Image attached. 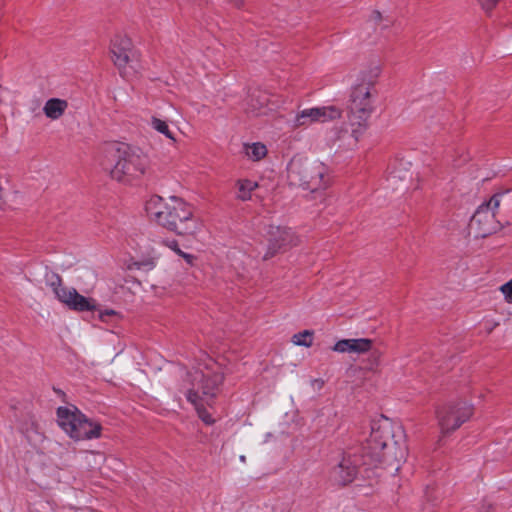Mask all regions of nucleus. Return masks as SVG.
<instances>
[{"label": "nucleus", "mask_w": 512, "mask_h": 512, "mask_svg": "<svg viewBox=\"0 0 512 512\" xmlns=\"http://www.w3.org/2000/svg\"><path fill=\"white\" fill-rule=\"evenodd\" d=\"M395 178H399L401 180H406L408 178V173L405 172L404 174H397L396 171H394L392 173V175L390 176V180L395 179Z\"/></svg>", "instance_id": "nucleus-30"}, {"label": "nucleus", "mask_w": 512, "mask_h": 512, "mask_svg": "<svg viewBox=\"0 0 512 512\" xmlns=\"http://www.w3.org/2000/svg\"><path fill=\"white\" fill-rule=\"evenodd\" d=\"M365 100L366 98H354L350 106L351 125L356 126L352 129L351 135H348V146L350 148L356 146L364 129L365 122L367 121L370 114V110L367 103H365Z\"/></svg>", "instance_id": "nucleus-12"}, {"label": "nucleus", "mask_w": 512, "mask_h": 512, "mask_svg": "<svg viewBox=\"0 0 512 512\" xmlns=\"http://www.w3.org/2000/svg\"><path fill=\"white\" fill-rule=\"evenodd\" d=\"M165 245L170 248L172 251H174L177 255L182 253V250L179 248L178 243L176 240H170L166 241Z\"/></svg>", "instance_id": "nucleus-26"}, {"label": "nucleus", "mask_w": 512, "mask_h": 512, "mask_svg": "<svg viewBox=\"0 0 512 512\" xmlns=\"http://www.w3.org/2000/svg\"><path fill=\"white\" fill-rule=\"evenodd\" d=\"M339 115V110L332 106L306 108L297 113L295 125L306 126L315 122H326L339 117Z\"/></svg>", "instance_id": "nucleus-14"}, {"label": "nucleus", "mask_w": 512, "mask_h": 512, "mask_svg": "<svg viewBox=\"0 0 512 512\" xmlns=\"http://www.w3.org/2000/svg\"><path fill=\"white\" fill-rule=\"evenodd\" d=\"M241 461H244L245 460V457L244 456H241L240 457Z\"/></svg>", "instance_id": "nucleus-34"}, {"label": "nucleus", "mask_w": 512, "mask_h": 512, "mask_svg": "<svg viewBox=\"0 0 512 512\" xmlns=\"http://www.w3.org/2000/svg\"><path fill=\"white\" fill-rule=\"evenodd\" d=\"M292 342L297 346L310 347L313 343V332L310 330H304L297 333L293 335Z\"/></svg>", "instance_id": "nucleus-20"}, {"label": "nucleus", "mask_w": 512, "mask_h": 512, "mask_svg": "<svg viewBox=\"0 0 512 512\" xmlns=\"http://www.w3.org/2000/svg\"><path fill=\"white\" fill-rule=\"evenodd\" d=\"M115 314L116 312L114 310L99 311V319L102 321H106L107 317L113 316Z\"/></svg>", "instance_id": "nucleus-28"}, {"label": "nucleus", "mask_w": 512, "mask_h": 512, "mask_svg": "<svg viewBox=\"0 0 512 512\" xmlns=\"http://www.w3.org/2000/svg\"><path fill=\"white\" fill-rule=\"evenodd\" d=\"M270 436V433H267L266 434V439L264 440L265 442L268 440V437Z\"/></svg>", "instance_id": "nucleus-32"}, {"label": "nucleus", "mask_w": 512, "mask_h": 512, "mask_svg": "<svg viewBox=\"0 0 512 512\" xmlns=\"http://www.w3.org/2000/svg\"><path fill=\"white\" fill-rule=\"evenodd\" d=\"M406 456L407 446L402 427L383 416L372 421L362 464L368 466L382 463L398 472Z\"/></svg>", "instance_id": "nucleus-1"}, {"label": "nucleus", "mask_w": 512, "mask_h": 512, "mask_svg": "<svg viewBox=\"0 0 512 512\" xmlns=\"http://www.w3.org/2000/svg\"><path fill=\"white\" fill-rule=\"evenodd\" d=\"M267 237L269 245L264 255L265 259L274 256L281 249L298 244L297 236L287 227L271 225L267 230Z\"/></svg>", "instance_id": "nucleus-11"}, {"label": "nucleus", "mask_w": 512, "mask_h": 512, "mask_svg": "<svg viewBox=\"0 0 512 512\" xmlns=\"http://www.w3.org/2000/svg\"><path fill=\"white\" fill-rule=\"evenodd\" d=\"M344 139H345V135L340 136V140H344Z\"/></svg>", "instance_id": "nucleus-33"}, {"label": "nucleus", "mask_w": 512, "mask_h": 512, "mask_svg": "<svg viewBox=\"0 0 512 512\" xmlns=\"http://www.w3.org/2000/svg\"><path fill=\"white\" fill-rule=\"evenodd\" d=\"M151 125L159 133L165 135L167 138H169L173 141L175 140L172 132L170 131V129L168 127V124L165 121L158 119L156 117H153L151 120Z\"/></svg>", "instance_id": "nucleus-21"}, {"label": "nucleus", "mask_w": 512, "mask_h": 512, "mask_svg": "<svg viewBox=\"0 0 512 512\" xmlns=\"http://www.w3.org/2000/svg\"><path fill=\"white\" fill-rule=\"evenodd\" d=\"M230 2L237 9H242L245 6V0H230Z\"/></svg>", "instance_id": "nucleus-29"}, {"label": "nucleus", "mask_w": 512, "mask_h": 512, "mask_svg": "<svg viewBox=\"0 0 512 512\" xmlns=\"http://www.w3.org/2000/svg\"><path fill=\"white\" fill-rule=\"evenodd\" d=\"M381 73L379 65L375 64L368 70L362 71L356 82L353 84L352 96H372L377 93L374 90V84Z\"/></svg>", "instance_id": "nucleus-15"}, {"label": "nucleus", "mask_w": 512, "mask_h": 512, "mask_svg": "<svg viewBox=\"0 0 512 512\" xmlns=\"http://www.w3.org/2000/svg\"><path fill=\"white\" fill-rule=\"evenodd\" d=\"M373 348V341L369 338H349L337 341L332 350L341 354L363 355Z\"/></svg>", "instance_id": "nucleus-16"}, {"label": "nucleus", "mask_w": 512, "mask_h": 512, "mask_svg": "<svg viewBox=\"0 0 512 512\" xmlns=\"http://www.w3.org/2000/svg\"><path fill=\"white\" fill-rule=\"evenodd\" d=\"M57 422L61 429L74 440L100 436V424L86 418L78 408L72 405L57 409Z\"/></svg>", "instance_id": "nucleus-4"}, {"label": "nucleus", "mask_w": 512, "mask_h": 512, "mask_svg": "<svg viewBox=\"0 0 512 512\" xmlns=\"http://www.w3.org/2000/svg\"><path fill=\"white\" fill-rule=\"evenodd\" d=\"M223 371L219 363L208 359L186 374L182 390L187 400L194 405L198 416L205 424H213V417L205 406H210L219 392Z\"/></svg>", "instance_id": "nucleus-2"}, {"label": "nucleus", "mask_w": 512, "mask_h": 512, "mask_svg": "<svg viewBox=\"0 0 512 512\" xmlns=\"http://www.w3.org/2000/svg\"><path fill=\"white\" fill-rule=\"evenodd\" d=\"M179 256L182 257L187 264L191 266L194 265V261L196 259L194 255L182 251V253H180Z\"/></svg>", "instance_id": "nucleus-27"}, {"label": "nucleus", "mask_w": 512, "mask_h": 512, "mask_svg": "<svg viewBox=\"0 0 512 512\" xmlns=\"http://www.w3.org/2000/svg\"><path fill=\"white\" fill-rule=\"evenodd\" d=\"M48 284L55 297L69 309L77 312L98 310V303L94 298L85 297L79 294L75 288L62 285L58 275L51 274L48 277Z\"/></svg>", "instance_id": "nucleus-8"}, {"label": "nucleus", "mask_w": 512, "mask_h": 512, "mask_svg": "<svg viewBox=\"0 0 512 512\" xmlns=\"http://www.w3.org/2000/svg\"><path fill=\"white\" fill-rule=\"evenodd\" d=\"M359 459L357 456H343L340 462L331 470L329 479L338 485H346L354 480L360 473L358 470Z\"/></svg>", "instance_id": "nucleus-13"}, {"label": "nucleus", "mask_w": 512, "mask_h": 512, "mask_svg": "<svg viewBox=\"0 0 512 512\" xmlns=\"http://www.w3.org/2000/svg\"><path fill=\"white\" fill-rule=\"evenodd\" d=\"M27 438L33 443H39L43 439V435L37 431H27Z\"/></svg>", "instance_id": "nucleus-25"}, {"label": "nucleus", "mask_w": 512, "mask_h": 512, "mask_svg": "<svg viewBox=\"0 0 512 512\" xmlns=\"http://www.w3.org/2000/svg\"><path fill=\"white\" fill-rule=\"evenodd\" d=\"M119 158L110 171L111 177L123 184H131L145 175L149 168L148 158L142 154L128 149L126 146H117Z\"/></svg>", "instance_id": "nucleus-5"}, {"label": "nucleus", "mask_w": 512, "mask_h": 512, "mask_svg": "<svg viewBox=\"0 0 512 512\" xmlns=\"http://www.w3.org/2000/svg\"><path fill=\"white\" fill-rule=\"evenodd\" d=\"M472 412V405L465 401L438 409L436 417L441 433L448 434L459 428L471 417Z\"/></svg>", "instance_id": "nucleus-10"}, {"label": "nucleus", "mask_w": 512, "mask_h": 512, "mask_svg": "<svg viewBox=\"0 0 512 512\" xmlns=\"http://www.w3.org/2000/svg\"><path fill=\"white\" fill-rule=\"evenodd\" d=\"M327 168L318 160L295 158L289 165V177L312 192L327 186Z\"/></svg>", "instance_id": "nucleus-6"}, {"label": "nucleus", "mask_w": 512, "mask_h": 512, "mask_svg": "<svg viewBox=\"0 0 512 512\" xmlns=\"http://www.w3.org/2000/svg\"><path fill=\"white\" fill-rule=\"evenodd\" d=\"M501 292L508 302H512V279L500 287Z\"/></svg>", "instance_id": "nucleus-24"}, {"label": "nucleus", "mask_w": 512, "mask_h": 512, "mask_svg": "<svg viewBox=\"0 0 512 512\" xmlns=\"http://www.w3.org/2000/svg\"><path fill=\"white\" fill-rule=\"evenodd\" d=\"M68 104L63 98H49L43 107L45 115L50 119H58L63 115Z\"/></svg>", "instance_id": "nucleus-18"}, {"label": "nucleus", "mask_w": 512, "mask_h": 512, "mask_svg": "<svg viewBox=\"0 0 512 512\" xmlns=\"http://www.w3.org/2000/svg\"><path fill=\"white\" fill-rule=\"evenodd\" d=\"M477 1L479 2L480 6L486 13L491 12L499 2V0H477Z\"/></svg>", "instance_id": "nucleus-22"}, {"label": "nucleus", "mask_w": 512, "mask_h": 512, "mask_svg": "<svg viewBox=\"0 0 512 512\" xmlns=\"http://www.w3.org/2000/svg\"><path fill=\"white\" fill-rule=\"evenodd\" d=\"M499 206L500 196L494 195L478 207L470 222V228L475 230L476 236L485 237L499 229L500 224L495 220V211Z\"/></svg>", "instance_id": "nucleus-9"}, {"label": "nucleus", "mask_w": 512, "mask_h": 512, "mask_svg": "<svg viewBox=\"0 0 512 512\" xmlns=\"http://www.w3.org/2000/svg\"><path fill=\"white\" fill-rule=\"evenodd\" d=\"M372 16L375 19V21H380L381 20V13L379 11H374L372 13Z\"/></svg>", "instance_id": "nucleus-31"}, {"label": "nucleus", "mask_w": 512, "mask_h": 512, "mask_svg": "<svg viewBox=\"0 0 512 512\" xmlns=\"http://www.w3.org/2000/svg\"><path fill=\"white\" fill-rule=\"evenodd\" d=\"M156 257L155 258H151L147 261H139V262H135L134 265L137 269H146V270H151L154 268L155 266V263H156Z\"/></svg>", "instance_id": "nucleus-23"}, {"label": "nucleus", "mask_w": 512, "mask_h": 512, "mask_svg": "<svg viewBox=\"0 0 512 512\" xmlns=\"http://www.w3.org/2000/svg\"><path fill=\"white\" fill-rule=\"evenodd\" d=\"M110 53L112 61L122 77L130 79L138 74L141 65L129 37L116 35L111 40Z\"/></svg>", "instance_id": "nucleus-7"}, {"label": "nucleus", "mask_w": 512, "mask_h": 512, "mask_svg": "<svg viewBox=\"0 0 512 512\" xmlns=\"http://www.w3.org/2000/svg\"><path fill=\"white\" fill-rule=\"evenodd\" d=\"M258 187V183L249 179L237 181V198L246 201L251 198V193Z\"/></svg>", "instance_id": "nucleus-19"}, {"label": "nucleus", "mask_w": 512, "mask_h": 512, "mask_svg": "<svg viewBox=\"0 0 512 512\" xmlns=\"http://www.w3.org/2000/svg\"><path fill=\"white\" fill-rule=\"evenodd\" d=\"M242 154L249 161L260 162L267 156L268 149L262 142H244Z\"/></svg>", "instance_id": "nucleus-17"}, {"label": "nucleus", "mask_w": 512, "mask_h": 512, "mask_svg": "<svg viewBox=\"0 0 512 512\" xmlns=\"http://www.w3.org/2000/svg\"><path fill=\"white\" fill-rule=\"evenodd\" d=\"M145 210L151 221L178 235H195L202 228V222L194 216L192 207L177 197L164 200L152 196L146 202Z\"/></svg>", "instance_id": "nucleus-3"}]
</instances>
